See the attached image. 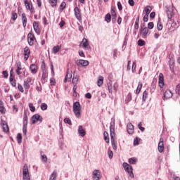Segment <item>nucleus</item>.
I'll list each match as a JSON object with an SVG mask.
<instances>
[{
  "instance_id": "nucleus-1",
  "label": "nucleus",
  "mask_w": 180,
  "mask_h": 180,
  "mask_svg": "<svg viewBox=\"0 0 180 180\" xmlns=\"http://www.w3.org/2000/svg\"><path fill=\"white\" fill-rule=\"evenodd\" d=\"M73 112L77 119L81 117V104L79 102L77 101L73 103Z\"/></svg>"
},
{
  "instance_id": "nucleus-2",
  "label": "nucleus",
  "mask_w": 180,
  "mask_h": 180,
  "mask_svg": "<svg viewBox=\"0 0 180 180\" xmlns=\"http://www.w3.org/2000/svg\"><path fill=\"white\" fill-rule=\"evenodd\" d=\"M149 32L150 30H148V28L146 27V23H143L142 25H141V29L139 30V33L141 37H143V39H146V37L148 36Z\"/></svg>"
},
{
  "instance_id": "nucleus-3",
  "label": "nucleus",
  "mask_w": 180,
  "mask_h": 180,
  "mask_svg": "<svg viewBox=\"0 0 180 180\" xmlns=\"http://www.w3.org/2000/svg\"><path fill=\"white\" fill-rule=\"evenodd\" d=\"M22 180H31L27 165H25L22 168Z\"/></svg>"
},
{
  "instance_id": "nucleus-4",
  "label": "nucleus",
  "mask_w": 180,
  "mask_h": 180,
  "mask_svg": "<svg viewBox=\"0 0 180 180\" xmlns=\"http://www.w3.org/2000/svg\"><path fill=\"white\" fill-rule=\"evenodd\" d=\"M34 84V81L32 77H28L26 80L23 82V86L26 91H29L30 89V85H33Z\"/></svg>"
},
{
  "instance_id": "nucleus-5",
  "label": "nucleus",
  "mask_w": 180,
  "mask_h": 180,
  "mask_svg": "<svg viewBox=\"0 0 180 180\" xmlns=\"http://www.w3.org/2000/svg\"><path fill=\"white\" fill-rule=\"evenodd\" d=\"M123 167L124 169H125L126 172H128L129 176L131 178L134 177V174H133V167H131L130 165L124 162L123 163Z\"/></svg>"
},
{
  "instance_id": "nucleus-6",
  "label": "nucleus",
  "mask_w": 180,
  "mask_h": 180,
  "mask_svg": "<svg viewBox=\"0 0 180 180\" xmlns=\"http://www.w3.org/2000/svg\"><path fill=\"white\" fill-rule=\"evenodd\" d=\"M175 8L172 6H166V13L168 19H172V16L174 15Z\"/></svg>"
},
{
  "instance_id": "nucleus-7",
  "label": "nucleus",
  "mask_w": 180,
  "mask_h": 180,
  "mask_svg": "<svg viewBox=\"0 0 180 180\" xmlns=\"http://www.w3.org/2000/svg\"><path fill=\"white\" fill-rule=\"evenodd\" d=\"M37 122H43V117L39 114H35L31 118V124H35Z\"/></svg>"
},
{
  "instance_id": "nucleus-8",
  "label": "nucleus",
  "mask_w": 180,
  "mask_h": 180,
  "mask_svg": "<svg viewBox=\"0 0 180 180\" xmlns=\"http://www.w3.org/2000/svg\"><path fill=\"white\" fill-rule=\"evenodd\" d=\"M79 47H82L83 49L88 50L91 49V46H89V42L86 39V38H84L80 43Z\"/></svg>"
},
{
  "instance_id": "nucleus-9",
  "label": "nucleus",
  "mask_w": 180,
  "mask_h": 180,
  "mask_svg": "<svg viewBox=\"0 0 180 180\" xmlns=\"http://www.w3.org/2000/svg\"><path fill=\"white\" fill-rule=\"evenodd\" d=\"M27 41H28V44L30 46H33V44H34V41H36V37H34V35L32 33H29L27 35Z\"/></svg>"
},
{
  "instance_id": "nucleus-10",
  "label": "nucleus",
  "mask_w": 180,
  "mask_h": 180,
  "mask_svg": "<svg viewBox=\"0 0 180 180\" xmlns=\"http://www.w3.org/2000/svg\"><path fill=\"white\" fill-rule=\"evenodd\" d=\"M33 27L37 34H40V33H41V29L40 28V24L39 23V22L34 21L33 22Z\"/></svg>"
},
{
  "instance_id": "nucleus-11",
  "label": "nucleus",
  "mask_w": 180,
  "mask_h": 180,
  "mask_svg": "<svg viewBox=\"0 0 180 180\" xmlns=\"http://www.w3.org/2000/svg\"><path fill=\"white\" fill-rule=\"evenodd\" d=\"M158 150L159 153H164V138L162 137L160 139Z\"/></svg>"
},
{
  "instance_id": "nucleus-12",
  "label": "nucleus",
  "mask_w": 180,
  "mask_h": 180,
  "mask_svg": "<svg viewBox=\"0 0 180 180\" xmlns=\"http://www.w3.org/2000/svg\"><path fill=\"white\" fill-rule=\"evenodd\" d=\"M29 57H30V49L26 46L24 48V60L27 61V60H29Z\"/></svg>"
},
{
  "instance_id": "nucleus-13",
  "label": "nucleus",
  "mask_w": 180,
  "mask_h": 180,
  "mask_svg": "<svg viewBox=\"0 0 180 180\" xmlns=\"http://www.w3.org/2000/svg\"><path fill=\"white\" fill-rule=\"evenodd\" d=\"M30 70L31 71V74H37V72L39 71V67L36 64H31L30 66Z\"/></svg>"
},
{
  "instance_id": "nucleus-14",
  "label": "nucleus",
  "mask_w": 180,
  "mask_h": 180,
  "mask_svg": "<svg viewBox=\"0 0 180 180\" xmlns=\"http://www.w3.org/2000/svg\"><path fill=\"white\" fill-rule=\"evenodd\" d=\"M75 15L77 20H82V17L81 16V10H79V8L78 7L75 8Z\"/></svg>"
},
{
  "instance_id": "nucleus-15",
  "label": "nucleus",
  "mask_w": 180,
  "mask_h": 180,
  "mask_svg": "<svg viewBox=\"0 0 180 180\" xmlns=\"http://www.w3.org/2000/svg\"><path fill=\"white\" fill-rule=\"evenodd\" d=\"M71 78H72V71H71L70 69H68L67 74L64 79V82L71 81Z\"/></svg>"
},
{
  "instance_id": "nucleus-16",
  "label": "nucleus",
  "mask_w": 180,
  "mask_h": 180,
  "mask_svg": "<svg viewBox=\"0 0 180 180\" xmlns=\"http://www.w3.org/2000/svg\"><path fill=\"white\" fill-rule=\"evenodd\" d=\"M94 180H100L101 179V172L98 169H95L93 172V176H92Z\"/></svg>"
},
{
  "instance_id": "nucleus-17",
  "label": "nucleus",
  "mask_w": 180,
  "mask_h": 180,
  "mask_svg": "<svg viewBox=\"0 0 180 180\" xmlns=\"http://www.w3.org/2000/svg\"><path fill=\"white\" fill-rule=\"evenodd\" d=\"M158 85L160 88H164V75L162 73L159 74Z\"/></svg>"
},
{
  "instance_id": "nucleus-18",
  "label": "nucleus",
  "mask_w": 180,
  "mask_h": 180,
  "mask_svg": "<svg viewBox=\"0 0 180 180\" xmlns=\"http://www.w3.org/2000/svg\"><path fill=\"white\" fill-rule=\"evenodd\" d=\"M171 98H172V91H171V90L169 89L166 90L163 96L164 101H165V99H169Z\"/></svg>"
},
{
  "instance_id": "nucleus-19",
  "label": "nucleus",
  "mask_w": 180,
  "mask_h": 180,
  "mask_svg": "<svg viewBox=\"0 0 180 180\" xmlns=\"http://www.w3.org/2000/svg\"><path fill=\"white\" fill-rule=\"evenodd\" d=\"M1 126L2 127V129L4 133H8V131H9V126H8V123H6V122L1 121Z\"/></svg>"
},
{
  "instance_id": "nucleus-20",
  "label": "nucleus",
  "mask_w": 180,
  "mask_h": 180,
  "mask_svg": "<svg viewBox=\"0 0 180 180\" xmlns=\"http://www.w3.org/2000/svg\"><path fill=\"white\" fill-rule=\"evenodd\" d=\"M127 130L129 134H133L134 133V126L131 122L127 124Z\"/></svg>"
},
{
  "instance_id": "nucleus-21",
  "label": "nucleus",
  "mask_w": 180,
  "mask_h": 180,
  "mask_svg": "<svg viewBox=\"0 0 180 180\" xmlns=\"http://www.w3.org/2000/svg\"><path fill=\"white\" fill-rule=\"evenodd\" d=\"M16 67L17 69L15 70V72L17 75H20L22 74V72H20L22 71V63H20V61L17 62Z\"/></svg>"
},
{
  "instance_id": "nucleus-22",
  "label": "nucleus",
  "mask_w": 180,
  "mask_h": 180,
  "mask_svg": "<svg viewBox=\"0 0 180 180\" xmlns=\"http://www.w3.org/2000/svg\"><path fill=\"white\" fill-rule=\"evenodd\" d=\"M77 65H82V67H87V65H89V62L88 60H79V61L77 63Z\"/></svg>"
},
{
  "instance_id": "nucleus-23",
  "label": "nucleus",
  "mask_w": 180,
  "mask_h": 180,
  "mask_svg": "<svg viewBox=\"0 0 180 180\" xmlns=\"http://www.w3.org/2000/svg\"><path fill=\"white\" fill-rule=\"evenodd\" d=\"M22 22L23 27H26L27 25V17H26V13H25L22 14Z\"/></svg>"
},
{
  "instance_id": "nucleus-24",
  "label": "nucleus",
  "mask_w": 180,
  "mask_h": 180,
  "mask_svg": "<svg viewBox=\"0 0 180 180\" xmlns=\"http://www.w3.org/2000/svg\"><path fill=\"white\" fill-rule=\"evenodd\" d=\"M78 133L82 137L85 136V134H86V133L85 132V129L81 125L79 127Z\"/></svg>"
},
{
  "instance_id": "nucleus-25",
  "label": "nucleus",
  "mask_w": 180,
  "mask_h": 180,
  "mask_svg": "<svg viewBox=\"0 0 180 180\" xmlns=\"http://www.w3.org/2000/svg\"><path fill=\"white\" fill-rule=\"evenodd\" d=\"M60 50H61V45L55 46L52 49V53L53 54H57V53H58V51H60Z\"/></svg>"
},
{
  "instance_id": "nucleus-26",
  "label": "nucleus",
  "mask_w": 180,
  "mask_h": 180,
  "mask_svg": "<svg viewBox=\"0 0 180 180\" xmlns=\"http://www.w3.org/2000/svg\"><path fill=\"white\" fill-rule=\"evenodd\" d=\"M9 81L12 86H16V79H15V76L13 75L10 76Z\"/></svg>"
},
{
  "instance_id": "nucleus-27",
  "label": "nucleus",
  "mask_w": 180,
  "mask_h": 180,
  "mask_svg": "<svg viewBox=\"0 0 180 180\" xmlns=\"http://www.w3.org/2000/svg\"><path fill=\"white\" fill-rule=\"evenodd\" d=\"M0 112L2 113V115H5L6 110L5 109V107L4 106V102L0 100Z\"/></svg>"
},
{
  "instance_id": "nucleus-28",
  "label": "nucleus",
  "mask_w": 180,
  "mask_h": 180,
  "mask_svg": "<svg viewBox=\"0 0 180 180\" xmlns=\"http://www.w3.org/2000/svg\"><path fill=\"white\" fill-rule=\"evenodd\" d=\"M141 88H143V83L141 82H139L136 90V95H139V94L141 92Z\"/></svg>"
},
{
  "instance_id": "nucleus-29",
  "label": "nucleus",
  "mask_w": 180,
  "mask_h": 180,
  "mask_svg": "<svg viewBox=\"0 0 180 180\" xmlns=\"http://www.w3.org/2000/svg\"><path fill=\"white\" fill-rule=\"evenodd\" d=\"M103 76H99L98 79L97 80V85L98 86H102L103 85Z\"/></svg>"
},
{
  "instance_id": "nucleus-30",
  "label": "nucleus",
  "mask_w": 180,
  "mask_h": 180,
  "mask_svg": "<svg viewBox=\"0 0 180 180\" xmlns=\"http://www.w3.org/2000/svg\"><path fill=\"white\" fill-rule=\"evenodd\" d=\"M25 5L26 7V9H27L28 11H30V12L33 11V6L29 1H27V3H25Z\"/></svg>"
},
{
  "instance_id": "nucleus-31",
  "label": "nucleus",
  "mask_w": 180,
  "mask_h": 180,
  "mask_svg": "<svg viewBox=\"0 0 180 180\" xmlns=\"http://www.w3.org/2000/svg\"><path fill=\"white\" fill-rule=\"evenodd\" d=\"M174 65H175V62L174 61V60H170L169 62V65L172 72H174Z\"/></svg>"
},
{
  "instance_id": "nucleus-32",
  "label": "nucleus",
  "mask_w": 180,
  "mask_h": 180,
  "mask_svg": "<svg viewBox=\"0 0 180 180\" xmlns=\"http://www.w3.org/2000/svg\"><path fill=\"white\" fill-rule=\"evenodd\" d=\"M110 137H115V126L112 124L110 126Z\"/></svg>"
},
{
  "instance_id": "nucleus-33",
  "label": "nucleus",
  "mask_w": 180,
  "mask_h": 180,
  "mask_svg": "<svg viewBox=\"0 0 180 180\" xmlns=\"http://www.w3.org/2000/svg\"><path fill=\"white\" fill-rule=\"evenodd\" d=\"M107 85H108V91H109L110 94H112V89H113V86H112V81L110 80L108 82V83L107 84Z\"/></svg>"
},
{
  "instance_id": "nucleus-34",
  "label": "nucleus",
  "mask_w": 180,
  "mask_h": 180,
  "mask_svg": "<svg viewBox=\"0 0 180 180\" xmlns=\"http://www.w3.org/2000/svg\"><path fill=\"white\" fill-rule=\"evenodd\" d=\"M46 79H47V72H42V77L41 79V82L44 84Z\"/></svg>"
},
{
  "instance_id": "nucleus-35",
  "label": "nucleus",
  "mask_w": 180,
  "mask_h": 180,
  "mask_svg": "<svg viewBox=\"0 0 180 180\" xmlns=\"http://www.w3.org/2000/svg\"><path fill=\"white\" fill-rule=\"evenodd\" d=\"M104 140L105 143H109V134H108V131H104L103 133Z\"/></svg>"
},
{
  "instance_id": "nucleus-36",
  "label": "nucleus",
  "mask_w": 180,
  "mask_h": 180,
  "mask_svg": "<svg viewBox=\"0 0 180 180\" xmlns=\"http://www.w3.org/2000/svg\"><path fill=\"white\" fill-rule=\"evenodd\" d=\"M153 11V8L150 6H146L145 8V12L146 15H150V13Z\"/></svg>"
},
{
  "instance_id": "nucleus-37",
  "label": "nucleus",
  "mask_w": 180,
  "mask_h": 180,
  "mask_svg": "<svg viewBox=\"0 0 180 180\" xmlns=\"http://www.w3.org/2000/svg\"><path fill=\"white\" fill-rule=\"evenodd\" d=\"M18 19V13H15V12H12L11 13V20H13V22H15V20H16Z\"/></svg>"
},
{
  "instance_id": "nucleus-38",
  "label": "nucleus",
  "mask_w": 180,
  "mask_h": 180,
  "mask_svg": "<svg viewBox=\"0 0 180 180\" xmlns=\"http://www.w3.org/2000/svg\"><path fill=\"white\" fill-rule=\"evenodd\" d=\"M105 20L107 22V23H110V20H112V15H110V13L106 14Z\"/></svg>"
},
{
  "instance_id": "nucleus-39",
  "label": "nucleus",
  "mask_w": 180,
  "mask_h": 180,
  "mask_svg": "<svg viewBox=\"0 0 180 180\" xmlns=\"http://www.w3.org/2000/svg\"><path fill=\"white\" fill-rule=\"evenodd\" d=\"M52 8L57 6V0H48Z\"/></svg>"
},
{
  "instance_id": "nucleus-40",
  "label": "nucleus",
  "mask_w": 180,
  "mask_h": 180,
  "mask_svg": "<svg viewBox=\"0 0 180 180\" xmlns=\"http://www.w3.org/2000/svg\"><path fill=\"white\" fill-rule=\"evenodd\" d=\"M147 98H148V91L147 90H146V91H143V93L142 99H143V101H146V100L147 99Z\"/></svg>"
},
{
  "instance_id": "nucleus-41",
  "label": "nucleus",
  "mask_w": 180,
  "mask_h": 180,
  "mask_svg": "<svg viewBox=\"0 0 180 180\" xmlns=\"http://www.w3.org/2000/svg\"><path fill=\"white\" fill-rule=\"evenodd\" d=\"M57 178V172L54 171L50 176L49 180H56Z\"/></svg>"
},
{
  "instance_id": "nucleus-42",
  "label": "nucleus",
  "mask_w": 180,
  "mask_h": 180,
  "mask_svg": "<svg viewBox=\"0 0 180 180\" xmlns=\"http://www.w3.org/2000/svg\"><path fill=\"white\" fill-rule=\"evenodd\" d=\"M28 106H29L30 110L31 112H36V107H34V106L33 105V103H30L28 104Z\"/></svg>"
},
{
  "instance_id": "nucleus-43",
  "label": "nucleus",
  "mask_w": 180,
  "mask_h": 180,
  "mask_svg": "<svg viewBox=\"0 0 180 180\" xmlns=\"http://www.w3.org/2000/svg\"><path fill=\"white\" fill-rule=\"evenodd\" d=\"M164 26L162 25V22L160 20L158 22V30L160 31L162 30Z\"/></svg>"
},
{
  "instance_id": "nucleus-44",
  "label": "nucleus",
  "mask_w": 180,
  "mask_h": 180,
  "mask_svg": "<svg viewBox=\"0 0 180 180\" xmlns=\"http://www.w3.org/2000/svg\"><path fill=\"white\" fill-rule=\"evenodd\" d=\"M129 164H136L137 162V159L136 158H131L129 160Z\"/></svg>"
},
{
  "instance_id": "nucleus-45",
  "label": "nucleus",
  "mask_w": 180,
  "mask_h": 180,
  "mask_svg": "<svg viewBox=\"0 0 180 180\" xmlns=\"http://www.w3.org/2000/svg\"><path fill=\"white\" fill-rule=\"evenodd\" d=\"M41 160L42 161H44V162H47V156L44 154H43V152L41 151Z\"/></svg>"
},
{
  "instance_id": "nucleus-46",
  "label": "nucleus",
  "mask_w": 180,
  "mask_h": 180,
  "mask_svg": "<svg viewBox=\"0 0 180 180\" xmlns=\"http://www.w3.org/2000/svg\"><path fill=\"white\" fill-rule=\"evenodd\" d=\"M73 96L75 98H77V84H75L73 86Z\"/></svg>"
},
{
  "instance_id": "nucleus-47",
  "label": "nucleus",
  "mask_w": 180,
  "mask_h": 180,
  "mask_svg": "<svg viewBox=\"0 0 180 180\" xmlns=\"http://www.w3.org/2000/svg\"><path fill=\"white\" fill-rule=\"evenodd\" d=\"M145 44H146V41L144 40L139 39L138 41V46H140L141 47H143V46H144Z\"/></svg>"
},
{
  "instance_id": "nucleus-48",
  "label": "nucleus",
  "mask_w": 180,
  "mask_h": 180,
  "mask_svg": "<svg viewBox=\"0 0 180 180\" xmlns=\"http://www.w3.org/2000/svg\"><path fill=\"white\" fill-rule=\"evenodd\" d=\"M17 141L20 144L22 143V134H18L17 135Z\"/></svg>"
},
{
  "instance_id": "nucleus-49",
  "label": "nucleus",
  "mask_w": 180,
  "mask_h": 180,
  "mask_svg": "<svg viewBox=\"0 0 180 180\" xmlns=\"http://www.w3.org/2000/svg\"><path fill=\"white\" fill-rule=\"evenodd\" d=\"M64 122L68 123L70 126H72V122H71V120L70 118H65Z\"/></svg>"
},
{
  "instance_id": "nucleus-50",
  "label": "nucleus",
  "mask_w": 180,
  "mask_h": 180,
  "mask_svg": "<svg viewBox=\"0 0 180 180\" xmlns=\"http://www.w3.org/2000/svg\"><path fill=\"white\" fill-rule=\"evenodd\" d=\"M47 108H48V106H47V105L46 104V103H41V110H47Z\"/></svg>"
},
{
  "instance_id": "nucleus-51",
  "label": "nucleus",
  "mask_w": 180,
  "mask_h": 180,
  "mask_svg": "<svg viewBox=\"0 0 180 180\" xmlns=\"http://www.w3.org/2000/svg\"><path fill=\"white\" fill-rule=\"evenodd\" d=\"M136 67H137V64L136 63V61H134L131 68L132 72H136Z\"/></svg>"
},
{
  "instance_id": "nucleus-52",
  "label": "nucleus",
  "mask_w": 180,
  "mask_h": 180,
  "mask_svg": "<svg viewBox=\"0 0 180 180\" xmlns=\"http://www.w3.org/2000/svg\"><path fill=\"white\" fill-rule=\"evenodd\" d=\"M18 90L20 91V92H22V94H23V92H25V89H23V86H22V84H18Z\"/></svg>"
},
{
  "instance_id": "nucleus-53",
  "label": "nucleus",
  "mask_w": 180,
  "mask_h": 180,
  "mask_svg": "<svg viewBox=\"0 0 180 180\" xmlns=\"http://www.w3.org/2000/svg\"><path fill=\"white\" fill-rule=\"evenodd\" d=\"M138 129H139V130H141V131H144V130H146V129L144 127H143V124H141V122H139L138 124Z\"/></svg>"
},
{
  "instance_id": "nucleus-54",
  "label": "nucleus",
  "mask_w": 180,
  "mask_h": 180,
  "mask_svg": "<svg viewBox=\"0 0 180 180\" xmlns=\"http://www.w3.org/2000/svg\"><path fill=\"white\" fill-rule=\"evenodd\" d=\"M41 68L42 70V72H46V63L44 62H42Z\"/></svg>"
},
{
  "instance_id": "nucleus-55",
  "label": "nucleus",
  "mask_w": 180,
  "mask_h": 180,
  "mask_svg": "<svg viewBox=\"0 0 180 180\" xmlns=\"http://www.w3.org/2000/svg\"><path fill=\"white\" fill-rule=\"evenodd\" d=\"M66 4L65 2H62L61 4L60 5V11H64L65 9Z\"/></svg>"
},
{
  "instance_id": "nucleus-56",
  "label": "nucleus",
  "mask_w": 180,
  "mask_h": 180,
  "mask_svg": "<svg viewBox=\"0 0 180 180\" xmlns=\"http://www.w3.org/2000/svg\"><path fill=\"white\" fill-rule=\"evenodd\" d=\"M176 94L180 95V84H177L175 89Z\"/></svg>"
},
{
  "instance_id": "nucleus-57",
  "label": "nucleus",
  "mask_w": 180,
  "mask_h": 180,
  "mask_svg": "<svg viewBox=\"0 0 180 180\" xmlns=\"http://www.w3.org/2000/svg\"><path fill=\"white\" fill-rule=\"evenodd\" d=\"M23 124L27 125V115L26 114L23 117Z\"/></svg>"
},
{
  "instance_id": "nucleus-58",
  "label": "nucleus",
  "mask_w": 180,
  "mask_h": 180,
  "mask_svg": "<svg viewBox=\"0 0 180 180\" xmlns=\"http://www.w3.org/2000/svg\"><path fill=\"white\" fill-rule=\"evenodd\" d=\"M22 132L24 133V134H26V133L27 132V125L23 124Z\"/></svg>"
},
{
  "instance_id": "nucleus-59",
  "label": "nucleus",
  "mask_w": 180,
  "mask_h": 180,
  "mask_svg": "<svg viewBox=\"0 0 180 180\" xmlns=\"http://www.w3.org/2000/svg\"><path fill=\"white\" fill-rule=\"evenodd\" d=\"M148 29H154V22H150L148 24Z\"/></svg>"
},
{
  "instance_id": "nucleus-60",
  "label": "nucleus",
  "mask_w": 180,
  "mask_h": 180,
  "mask_svg": "<svg viewBox=\"0 0 180 180\" xmlns=\"http://www.w3.org/2000/svg\"><path fill=\"white\" fill-rule=\"evenodd\" d=\"M131 101V96L128 95L126 100H125V103H129Z\"/></svg>"
},
{
  "instance_id": "nucleus-61",
  "label": "nucleus",
  "mask_w": 180,
  "mask_h": 180,
  "mask_svg": "<svg viewBox=\"0 0 180 180\" xmlns=\"http://www.w3.org/2000/svg\"><path fill=\"white\" fill-rule=\"evenodd\" d=\"M110 13H111L112 18H116V11H115V9L112 8Z\"/></svg>"
},
{
  "instance_id": "nucleus-62",
  "label": "nucleus",
  "mask_w": 180,
  "mask_h": 180,
  "mask_svg": "<svg viewBox=\"0 0 180 180\" xmlns=\"http://www.w3.org/2000/svg\"><path fill=\"white\" fill-rule=\"evenodd\" d=\"M77 82H78V77H73V79H72L73 85H77Z\"/></svg>"
},
{
  "instance_id": "nucleus-63",
  "label": "nucleus",
  "mask_w": 180,
  "mask_h": 180,
  "mask_svg": "<svg viewBox=\"0 0 180 180\" xmlns=\"http://www.w3.org/2000/svg\"><path fill=\"white\" fill-rule=\"evenodd\" d=\"M117 8L119 11H122L123 9V7L122 6V3H120V1L117 2Z\"/></svg>"
},
{
  "instance_id": "nucleus-64",
  "label": "nucleus",
  "mask_w": 180,
  "mask_h": 180,
  "mask_svg": "<svg viewBox=\"0 0 180 180\" xmlns=\"http://www.w3.org/2000/svg\"><path fill=\"white\" fill-rule=\"evenodd\" d=\"M143 22H148V14H146L144 17L143 18Z\"/></svg>"
}]
</instances>
